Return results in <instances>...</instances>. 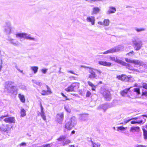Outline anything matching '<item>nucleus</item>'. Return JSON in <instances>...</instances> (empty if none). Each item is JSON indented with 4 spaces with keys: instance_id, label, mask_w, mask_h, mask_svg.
<instances>
[{
    "instance_id": "obj_29",
    "label": "nucleus",
    "mask_w": 147,
    "mask_h": 147,
    "mask_svg": "<svg viewBox=\"0 0 147 147\" xmlns=\"http://www.w3.org/2000/svg\"><path fill=\"white\" fill-rule=\"evenodd\" d=\"M110 21L108 19H105L104 20L103 23V25L105 26H108L109 25Z\"/></svg>"
},
{
    "instance_id": "obj_24",
    "label": "nucleus",
    "mask_w": 147,
    "mask_h": 147,
    "mask_svg": "<svg viewBox=\"0 0 147 147\" xmlns=\"http://www.w3.org/2000/svg\"><path fill=\"white\" fill-rule=\"evenodd\" d=\"M131 88L130 87L126 89L123 90L121 92V95L123 96H125L127 94V93L129 90Z\"/></svg>"
},
{
    "instance_id": "obj_12",
    "label": "nucleus",
    "mask_w": 147,
    "mask_h": 147,
    "mask_svg": "<svg viewBox=\"0 0 147 147\" xmlns=\"http://www.w3.org/2000/svg\"><path fill=\"white\" fill-rule=\"evenodd\" d=\"M109 58L111 61H114L115 62L118 63L122 64V65H125V64H126L125 62L118 59L117 57H112L110 56L109 57Z\"/></svg>"
},
{
    "instance_id": "obj_60",
    "label": "nucleus",
    "mask_w": 147,
    "mask_h": 147,
    "mask_svg": "<svg viewBox=\"0 0 147 147\" xmlns=\"http://www.w3.org/2000/svg\"><path fill=\"white\" fill-rule=\"evenodd\" d=\"M26 145V143H24V142H22V143H21L20 144V145H22V146H23V145Z\"/></svg>"
},
{
    "instance_id": "obj_30",
    "label": "nucleus",
    "mask_w": 147,
    "mask_h": 147,
    "mask_svg": "<svg viewBox=\"0 0 147 147\" xmlns=\"http://www.w3.org/2000/svg\"><path fill=\"white\" fill-rule=\"evenodd\" d=\"M71 143V141L68 139H66L65 141L63 143V145L64 146L66 145H67Z\"/></svg>"
},
{
    "instance_id": "obj_46",
    "label": "nucleus",
    "mask_w": 147,
    "mask_h": 147,
    "mask_svg": "<svg viewBox=\"0 0 147 147\" xmlns=\"http://www.w3.org/2000/svg\"><path fill=\"white\" fill-rule=\"evenodd\" d=\"M134 52L133 51H132L131 52H130L129 53L127 54V55L128 56H132V55H134Z\"/></svg>"
},
{
    "instance_id": "obj_38",
    "label": "nucleus",
    "mask_w": 147,
    "mask_h": 147,
    "mask_svg": "<svg viewBox=\"0 0 147 147\" xmlns=\"http://www.w3.org/2000/svg\"><path fill=\"white\" fill-rule=\"evenodd\" d=\"M40 114L41 116L42 117L43 119L45 121L46 120V117L45 115V113L43 111L41 112Z\"/></svg>"
},
{
    "instance_id": "obj_27",
    "label": "nucleus",
    "mask_w": 147,
    "mask_h": 147,
    "mask_svg": "<svg viewBox=\"0 0 147 147\" xmlns=\"http://www.w3.org/2000/svg\"><path fill=\"white\" fill-rule=\"evenodd\" d=\"M91 142L93 147H100V144L98 142L95 143L91 141Z\"/></svg>"
},
{
    "instance_id": "obj_39",
    "label": "nucleus",
    "mask_w": 147,
    "mask_h": 147,
    "mask_svg": "<svg viewBox=\"0 0 147 147\" xmlns=\"http://www.w3.org/2000/svg\"><path fill=\"white\" fill-rule=\"evenodd\" d=\"M33 82L34 84H36L39 86H40L41 85V82L38 81H37L36 80H33Z\"/></svg>"
},
{
    "instance_id": "obj_56",
    "label": "nucleus",
    "mask_w": 147,
    "mask_h": 147,
    "mask_svg": "<svg viewBox=\"0 0 147 147\" xmlns=\"http://www.w3.org/2000/svg\"><path fill=\"white\" fill-rule=\"evenodd\" d=\"M2 61L1 59H0V69L2 68Z\"/></svg>"
},
{
    "instance_id": "obj_52",
    "label": "nucleus",
    "mask_w": 147,
    "mask_h": 147,
    "mask_svg": "<svg viewBox=\"0 0 147 147\" xmlns=\"http://www.w3.org/2000/svg\"><path fill=\"white\" fill-rule=\"evenodd\" d=\"M20 88L21 89H22L23 90H26V87L23 85H22L20 86Z\"/></svg>"
},
{
    "instance_id": "obj_50",
    "label": "nucleus",
    "mask_w": 147,
    "mask_h": 147,
    "mask_svg": "<svg viewBox=\"0 0 147 147\" xmlns=\"http://www.w3.org/2000/svg\"><path fill=\"white\" fill-rule=\"evenodd\" d=\"M91 94V92L89 91H88L86 92V97H89L90 96Z\"/></svg>"
},
{
    "instance_id": "obj_48",
    "label": "nucleus",
    "mask_w": 147,
    "mask_h": 147,
    "mask_svg": "<svg viewBox=\"0 0 147 147\" xmlns=\"http://www.w3.org/2000/svg\"><path fill=\"white\" fill-rule=\"evenodd\" d=\"M142 121H141L139 122H136L135 121H132L131 122V124H135L136 123H142Z\"/></svg>"
},
{
    "instance_id": "obj_7",
    "label": "nucleus",
    "mask_w": 147,
    "mask_h": 147,
    "mask_svg": "<svg viewBox=\"0 0 147 147\" xmlns=\"http://www.w3.org/2000/svg\"><path fill=\"white\" fill-rule=\"evenodd\" d=\"M13 29V27L11 26L10 22H6L4 26V31L7 34H10Z\"/></svg>"
},
{
    "instance_id": "obj_53",
    "label": "nucleus",
    "mask_w": 147,
    "mask_h": 147,
    "mask_svg": "<svg viewBox=\"0 0 147 147\" xmlns=\"http://www.w3.org/2000/svg\"><path fill=\"white\" fill-rule=\"evenodd\" d=\"M142 90L143 95H146L147 96V91H145L144 90Z\"/></svg>"
},
{
    "instance_id": "obj_37",
    "label": "nucleus",
    "mask_w": 147,
    "mask_h": 147,
    "mask_svg": "<svg viewBox=\"0 0 147 147\" xmlns=\"http://www.w3.org/2000/svg\"><path fill=\"white\" fill-rule=\"evenodd\" d=\"M135 30L137 32H140L142 31H144L145 30V29L144 28H135Z\"/></svg>"
},
{
    "instance_id": "obj_8",
    "label": "nucleus",
    "mask_w": 147,
    "mask_h": 147,
    "mask_svg": "<svg viewBox=\"0 0 147 147\" xmlns=\"http://www.w3.org/2000/svg\"><path fill=\"white\" fill-rule=\"evenodd\" d=\"M79 87V84L77 83H73L71 84L65 89V91L67 92L73 91L75 89H77Z\"/></svg>"
},
{
    "instance_id": "obj_25",
    "label": "nucleus",
    "mask_w": 147,
    "mask_h": 147,
    "mask_svg": "<svg viewBox=\"0 0 147 147\" xmlns=\"http://www.w3.org/2000/svg\"><path fill=\"white\" fill-rule=\"evenodd\" d=\"M18 97L21 102L23 103H24L25 102V99L24 96V95L19 94H18Z\"/></svg>"
},
{
    "instance_id": "obj_26",
    "label": "nucleus",
    "mask_w": 147,
    "mask_h": 147,
    "mask_svg": "<svg viewBox=\"0 0 147 147\" xmlns=\"http://www.w3.org/2000/svg\"><path fill=\"white\" fill-rule=\"evenodd\" d=\"M30 69L33 72L34 74H36L38 71V67L37 66H34L30 67Z\"/></svg>"
},
{
    "instance_id": "obj_18",
    "label": "nucleus",
    "mask_w": 147,
    "mask_h": 147,
    "mask_svg": "<svg viewBox=\"0 0 147 147\" xmlns=\"http://www.w3.org/2000/svg\"><path fill=\"white\" fill-rule=\"evenodd\" d=\"M98 64L100 65L105 66L107 67H110L111 66V63L103 61H99Z\"/></svg>"
},
{
    "instance_id": "obj_1",
    "label": "nucleus",
    "mask_w": 147,
    "mask_h": 147,
    "mask_svg": "<svg viewBox=\"0 0 147 147\" xmlns=\"http://www.w3.org/2000/svg\"><path fill=\"white\" fill-rule=\"evenodd\" d=\"M132 43L133 44V46L135 49L136 51L139 50L142 47L143 43L142 41L138 38H136L132 40Z\"/></svg>"
},
{
    "instance_id": "obj_17",
    "label": "nucleus",
    "mask_w": 147,
    "mask_h": 147,
    "mask_svg": "<svg viewBox=\"0 0 147 147\" xmlns=\"http://www.w3.org/2000/svg\"><path fill=\"white\" fill-rule=\"evenodd\" d=\"M25 39L35 41L37 40L36 38L32 37L31 34L27 33L26 34Z\"/></svg>"
},
{
    "instance_id": "obj_22",
    "label": "nucleus",
    "mask_w": 147,
    "mask_h": 147,
    "mask_svg": "<svg viewBox=\"0 0 147 147\" xmlns=\"http://www.w3.org/2000/svg\"><path fill=\"white\" fill-rule=\"evenodd\" d=\"M140 130V127L138 126H133L131 127L130 131L132 132L134 131H138Z\"/></svg>"
},
{
    "instance_id": "obj_43",
    "label": "nucleus",
    "mask_w": 147,
    "mask_h": 147,
    "mask_svg": "<svg viewBox=\"0 0 147 147\" xmlns=\"http://www.w3.org/2000/svg\"><path fill=\"white\" fill-rule=\"evenodd\" d=\"M66 138L65 137V136H61L59 138L57 139V140L59 141H62L63 140H64Z\"/></svg>"
},
{
    "instance_id": "obj_45",
    "label": "nucleus",
    "mask_w": 147,
    "mask_h": 147,
    "mask_svg": "<svg viewBox=\"0 0 147 147\" xmlns=\"http://www.w3.org/2000/svg\"><path fill=\"white\" fill-rule=\"evenodd\" d=\"M17 90L16 87L12 85V87L11 88V90L12 91V93H13L14 92L16 91Z\"/></svg>"
},
{
    "instance_id": "obj_61",
    "label": "nucleus",
    "mask_w": 147,
    "mask_h": 147,
    "mask_svg": "<svg viewBox=\"0 0 147 147\" xmlns=\"http://www.w3.org/2000/svg\"><path fill=\"white\" fill-rule=\"evenodd\" d=\"M75 131H74V130H73V131H71V134H75Z\"/></svg>"
},
{
    "instance_id": "obj_42",
    "label": "nucleus",
    "mask_w": 147,
    "mask_h": 147,
    "mask_svg": "<svg viewBox=\"0 0 147 147\" xmlns=\"http://www.w3.org/2000/svg\"><path fill=\"white\" fill-rule=\"evenodd\" d=\"M48 70L47 69L43 68L41 69V71L44 74H46Z\"/></svg>"
},
{
    "instance_id": "obj_59",
    "label": "nucleus",
    "mask_w": 147,
    "mask_h": 147,
    "mask_svg": "<svg viewBox=\"0 0 147 147\" xmlns=\"http://www.w3.org/2000/svg\"><path fill=\"white\" fill-rule=\"evenodd\" d=\"M4 132L8 133L9 131V130L8 129H4Z\"/></svg>"
},
{
    "instance_id": "obj_64",
    "label": "nucleus",
    "mask_w": 147,
    "mask_h": 147,
    "mask_svg": "<svg viewBox=\"0 0 147 147\" xmlns=\"http://www.w3.org/2000/svg\"><path fill=\"white\" fill-rule=\"evenodd\" d=\"M69 147H75L74 145H70L69 146Z\"/></svg>"
},
{
    "instance_id": "obj_36",
    "label": "nucleus",
    "mask_w": 147,
    "mask_h": 147,
    "mask_svg": "<svg viewBox=\"0 0 147 147\" xmlns=\"http://www.w3.org/2000/svg\"><path fill=\"white\" fill-rule=\"evenodd\" d=\"M46 87L47 89V92L48 95L52 94V92H51L50 88L47 85L46 86Z\"/></svg>"
},
{
    "instance_id": "obj_11",
    "label": "nucleus",
    "mask_w": 147,
    "mask_h": 147,
    "mask_svg": "<svg viewBox=\"0 0 147 147\" xmlns=\"http://www.w3.org/2000/svg\"><path fill=\"white\" fill-rule=\"evenodd\" d=\"M125 63L126 64L124 65H126V68L129 69L132 71L134 72H142L144 71L143 70H140L139 71L137 69H135L133 68V66L131 65L128 63Z\"/></svg>"
},
{
    "instance_id": "obj_63",
    "label": "nucleus",
    "mask_w": 147,
    "mask_h": 147,
    "mask_svg": "<svg viewBox=\"0 0 147 147\" xmlns=\"http://www.w3.org/2000/svg\"><path fill=\"white\" fill-rule=\"evenodd\" d=\"M92 90L95 91L96 87H95H95H92Z\"/></svg>"
},
{
    "instance_id": "obj_10",
    "label": "nucleus",
    "mask_w": 147,
    "mask_h": 147,
    "mask_svg": "<svg viewBox=\"0 0 147 147\" xmlns=\"http://www.w3.org/2000/svg\"><path fill=\"white\" fill-rule=\"evenodd\" d=\"M101 93L102 94L104 98L106 100L109 101L111 100V96L109 91L105 90L103 92H102Z\"/></svg>"
},
{
    "instance_id": "obj_9",
    "label": "nucleus",
    "mask_w": 147,
    "mask_h": 147,
    "mask_svg": "<svg viewBox=\"0 0 147 147\" xmlns=\"http://www.w3.org/2000/svg\"><path fill=\"white\" fill-rule=\"evenodd\" d=\"M12 82H8L5 83V91L7 93H11L12 94V91L11 90Z\"/></svg>"
},
{
    "instance_id": "obj_13",
    "label": "nucleus",
    "mask_w": 147,
    "mask_h": 147,
    "mask_svg": "<svg viewBox=\"0 0 147 147\" xmlns=\"http://www.w3.org/2000/svg\"><path fill=\"white\" fill-rule=\"evenodd\" d=\"M56 120L58 123H61L63 118V113H59L56 116Z\"/></svg>"
},
{
    "instance_id": "obj_51",
    "label": "nucleus",
    "mask_w": 147,
    "mask_h": 147,
    "mask_svg": "<svg viewBox=\"0 0 147 147\" xmlns=\"http://www.w3.org/2000/svg\"><path fill=\"white\" fill-rule=\"evenodd\" d=\"M50 146V144H46L45 145H43L41 146H38L37 147H49Z\"/></svg>"
},
{
    "instance_id": "obj_34",
    "label": "nucleus",
    "mask_w": 147,
    "mask_h": 147,
    "mask_svg": "<svg viewBox=\"0 0 147 147\" xmlns=\"http://www.w3.org/2000/svg\"><path fill=\"white\" fill-rule=\"evenodd\" d=\"M13 65H14L15 67L18 71H19L21 73L23 74V71L22 70H21L18 67V65L16 63H13Z\"/></svg>"
},
{
    "instance_id": "obj_44",
    "label": "nucleus",
    "mask_w": 147,
    "mask_h": 147,
    "mask_svg": "<svg viewBox=\"0 0 147 147\" xmlns=\"http://www.w3.org/2000/svg\"><path fill=\"white\" fill-rule=\"evenodd\" d=\"M41 94L42 95H48L47 92L44 90H42L41 92Z\"/></svg>"
},
{
    "instance_id": "obj_33",
    "label": "nucleus",
    "mask_w": 147,
    "mask_h": 147,
    "mask_svg": "<svg viewBox=\"0 0 147 147\" xmlns=\"http://www.w3.org/2000/svg\"><path fill=\"white\" fill-rule=\"evenodd\" d=\"M134 81V78L131 76H128V79L127 80V81L128 82H131Z\"/></svg>"
},
{
    "instance_id": "obj_23",
    "label": "nucleus",
    "mask_w": 147,
    "mask_h": 147,
    "mask_svg": "<svg viewBox=\"0 0 147 147\" xmlns=\"http://www.w3.org/2000/svg\"><path fill=\"white\" fill-rule=\"evenodd\" d=\"M100 10V9L98 7H94L93 8V11L92 14H96L98 13Z\"/></svg>"
},
{
    "instance_id": "obj_62",
    "label": "nucleus",
    "mask_w": 147,
    "mask_h": 147,
    "mask_svg": "<svg viewBox=\"0 0 147 147\" xmlns=\"http://www.w3.org/2000/svg\"><path fill=\"white\" fill-rule=\"evenodd\" d=\"M61 94L64 97H66V96H65L63 93H61Z\"/></svg>"
},
{
    "instance_id": "obj_14",
    "label": "nucleus",
    "mask_w": 147,
    "mask_h": 147,
    "mask_svg": "<svg viewBox=\"0 0 147 147\" xmlns=\"http://www.w3.org/2000/svg\"><path fill=\"white\" fill-rule=\"evenodd\" d=\"M87 22L91 23L92 25H94L95 24V18L93 16H90L88 17L86 19Z\"/></svg>"
},
{
    "instance_id": "obj_21",
    "label": "nucleus",
    "mask_w": 147,
    "mask_h": 147,
    "mask_svg": "<svg viewBox=\"0 0 147 147\" xmlns=\"http://www.w3.org/2000/svg\"><path fill=\"white\" fill-rule=\"evenodd\" d=\"M26 34L24 33H17L16 34V36L17 38H25V35H26Z\"/></svg>"
},
{
    "instance_id": "obj_19",
    "label": "nucleus",
    "mask_w": 147,
    "mask_h": 147,
    "mask_svg": "<svg viewBox=\"0 0 147 147\" xmlns=\"http://www.w3.org/2000/svg\"><path fill=\"white\" fill-rule=\"evenodd\" d=\"M117 78L118 79L122 81L127 82V80L128 79V76L125 75H122L121 76H117Z\"/></svg>"
},
{
    "instance_id": "obj_15",
    "label": "nucleus",
    "mask_w": 147,
    "mask_h": 147,
    "mask_svg": "<svg viewBox=\"0 0 147 147\" xmlns=\"http://www.w3.org/2000/svg\"><path fill=\"white\" fill-rule=\"evenodd\" d=\"M7 40L14 46H18L20 45V43L18 41H15L14 39L11 38H9Z\"/></svg>"
},
{
    "instance_id": "obj_6",
    "label": "nucleus",
    "mask_w": 147,
    "mask_h": 147,
    "mask_svg": "<svg viewBox=\"0 0 147 147\" xmlns=\"http://www.w3.org/2000/svg\"><path fill=\"white\" fill-rule=\"evenodd\" d=\"M7 116L4 115L0 117V121H2V119L6 123H14L15 122V118L13 117H6Z\"/></svg>"
},
{
    "instance_id": "obj_54",
    "label": "nucleus",
    "mask_w": 147,
    "mask_h": 147,
    "mask_svg": "<svg viewBox=\"0 0 147 147\" xmlns=\"http://www.w3.org/2000/svg\"><path fill=\"white\" fill-rule=\"evenodd\" d=\"M131 119H127L125 120L124 121V123L125 124H126L127 123L129 122L130 121H131Z\"/></svg>"
},
{
    "instance_id": "obj_20",
    "label": "nucleus",
    "mask_w": 147,
    "mask_h": 147,
    "mask_svg": "<svg viewBox=\"0 0 147 147\" xmlns=\"http://www.w3.org/2000/svg\"><path fill=\"white\" fill-rule=\"evenodd\" d=\"M88 119V115L83 114L80 116L79 119L81 121H86Z\"/></svg>"
},
{
    "instance_id": "obj_55",
    "label": "nucleus",
    "mask_w": 147,
    "mask_h": 147,
    "mask_svg": "<svg viewBox=\"0 0 147 147\" xmlns=\"http://www.w3.org/2000/svg\"><path fill=\"white\" fill-rule=\"evenodd\" d=\"M40 107L41 108V112L44 111V108L41 103L40 104Z\"/></svg>"
},
{
    "instance_id": "obj_58",
    "label": "nucleus",
    "mask_w": 147,
    "mask_h": 147,
    "mask_svg": "<svg viewBox=\"0 0 147 147\" xmlns=\"http://www.w3.org/2000/svg\"><path fill=\"white\" fill-rule=\"evenodd\" d=\"M67 72H69V73H71V74H75V75H78L77 74L74 73V72H73V71H68Z\"/></svg>"
},
{
    "instance_id": "obj_31",
    "label": "nucleus",
    "mask_w": 147,
    "mask_h": 147,
    "mask_svg": "<svg viewBox=\"0 0 147 147\" xmlns=\"http://www.w3.org/2000/svg\"><path fill=\"white\" fill-rule=\"evenodd\" d=\"M21 116L22 117H24L26 115V111L24 109H22L21 111Z\"/></svg>"
},
{
    "instance_id": "obj_47",
    "label": "nucleus",
    "mask_w": 147,
    "mask_h": 147,
    "mask_svg": "<svg viewBox=\"0 0 147 147\" xmlns=\"http://www.w3.org/2000/svg\"><path fill=\"white\" fill-rule=\"evenodd\" d=\"M102 109L104 110H106L108 108L107 105L106 104L103 105L102 107Z\"/></svg>"
},
{
    "instance_id": "obj_3",
    "label": "nucleus",
    "mask_w": 147,
    "mask_h": 147,
    "mask_svg": "<svg viewBox=\"0 0 147 147\" xmlns=\"http://www.w3.org/2000/svg\"><path fill=\"white\" fill-rule=\"evenodd\" d=\"M89 68V72L90 74L88 75V78L90 79H97V75L96 73L99 75H100L102 73L101 71L99 69H95L91 68Z\"/></svg>"
},
{
    "instance_id": "obj_28",
    "label": "nucleus",
    "mask_w": 147,
    "mask_h": 147,
    "mask_svg": "<svg viewBox=\"0 0 147 147\" xmlns=\"http://www.w3.org/2000/svg\"><path fill=\"white\" fill-rule=\"evenodd\" d=\"M64 108L65 110L68 112L70 113L71 112V106L68 105L64 106Z\"/></svg>"
},
{
    "instance_id": "obj_57",
    "label": "nucleus",
    "mask_w": 147,
    "mask_h": 147,
    "mask_svg": "<svg viewBox=\"0 0 147 147\" xmlns=\"http://www.w3.org/2000/svg\"><path fill=\"white\" fill-rule=\"evenodd\" d=\"M98 24L100 25H103V22L100 21L98 22Z\"/></svg>"
},
{
    "instance_id": "obj_49",
    "label": "nucleus",
    "mask_w": 147,
    "mask_h": 147,
    "mask_svg": "<svg viewBox=\"0 0 147 147\" xmlns=\"http://www.w3.org/2000/svg\"><path fill=\"white\" fill-rule=\"evenodd\" d=\"M134 147H146V146L136 144L135 145Z\"/></svg>"
},
{
    "instance_id": "obj_40",
    "label": "nucleus",
    "mask_w": 147,
    "mask_h": 147,
    "mask_svg": "<svg viewBox=\"0 0 147 147\" xmlns=\"http://www.w3.org/2000/svg\"><path fill=\"white\" fill-rule=\"evenodd\" d=\"M134 92H136L137 94H140V89L139 88H135L134 90Z\"/></svg>"
},
{
    "instance_id": "obj_35",
    "label": "nucleus",
    "mask_w": 147,
    "mask_h": 147,
    "mask_svg": "<svg viewBox=\"0 0 147 147\" xmlns=\"http://www.w3.org/2000/svg\"><path fill=\"white\" fill-rule=\"evenodd\" d=\"M127 128V127H123V126H121L119 127H117V130L118 131H119L120 130H124L125 129H126Z\"/></svg>"
},
{
    "instance_id": "obj_2",
    "label": "nucleus",
    "mask_w": 147,
    "mask_h": 147,
    "mask_svg": "<svg viewBox=\"0 0 147 147\" xmlns=\"http://www.w3.org/2000/svg\"><path fill=\"white\" fill-rule=\"evenodd\" d=\"M76 123L77 120L76 117H72L67 121L65 125V128L68 130H70Z\"/></svg>"
},
{
    "instance_id": "obj_4",
    "label": "nucleus",
    "mask_w": 147,
    "mask_h": 147,
    "mask_svg": "<svg viewBox=\"0 0 147 147\" xmlns=\"http://www.w3.org/2000/svg\"><path fill=\"white\" fill-rule=\"evenodd\" d=\"M124 49V47L122 45H119L110 49L105 52L100 53V54H106L108 53H112L115 52L122 51Z\"/></svg>"
},
{
    "instance_id": "obj_5",
    "label": "nucleus",
    "mask_w": 147,
    "mask_h": 147,
    "mask_svg": "<svg viewBox=\"0 0 147 147\" xmlns=\"http://www.w3.org/2000/svg\"><path fill=\"white\" fill-rule=\"evenodd\" d=\"M125 61L127 62L133 63L135 65H139L140 66H142L144 68H146L147 67V65L146 64L139 60H131L130 59L126 58L125 59Z\"/></svg>"
},
{
    "instance_id": "obj_16",
    "label": "nucleus",
    "mask_w": 147,
    "mask_h": 147,
    "mask_svg": "<svg viewBox=\"0 0 147 147\" xmlns=\"http://www.w3.org/2000/svg\"><path fill=\"white\" fill-rule=\"evenodd\" d=\"M116 11V8L115 7L112 6H109V9L107 12L106 13L108 15L110 14L111 13H114Z\"/></svg>"
},
{
    "instance_id": "obj_32",
    "label": "nucleus",
    "mask_w": 147,
    "mask_h": 147,
    "mask_svg": "<svg viewBox=\"0 0 147 147\" xmlns=\"http://www.w3.org/2000/svg\"><path fill=\"white\" fill-rule=\"evenodd\" d=\"M144 138L145 140H147V131L144 129H143Z\"/></svg>"
},
{
    "instance_id": "obj_41",
    "label": "nucleus",
    "mask_w": 147,
    "mask_h": 147,
    "mask_svg": "<svg viewBox=\"0 0 147 147\" xmlns=\"http://www.w3.org/2000/svg\"><path fill=\"white\" fill-rule=\"evenodd\" d=\"M88 84V85L91 87H95V86L94 85V84H92V83L89 81H88L87 82Z\"/></svg>"
}]
</instances>
